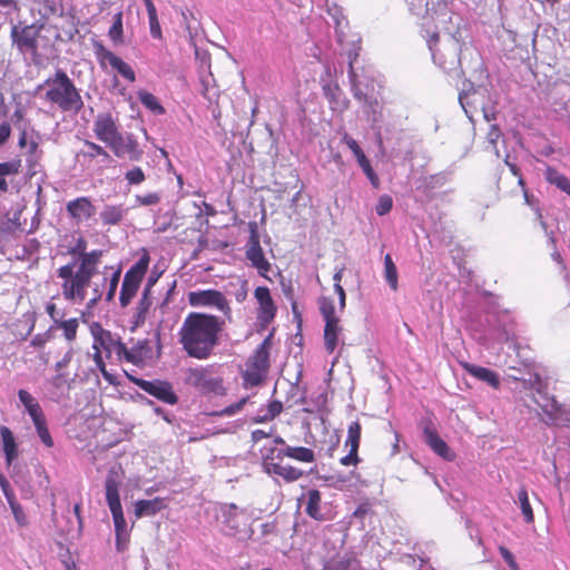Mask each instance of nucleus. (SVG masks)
Returning a JSON list of instances; mask_svg holds the SVG:
<instances>
[{"mask_svg":"<svg viewBox=\"0 0 570 570\" xmlns=\"http://www.w3.org/2000/svg\"><path fill=\"white\" fill-rule=\"evenodd\" d=\"M66 254L71 257V261L57 269V276L62 279L61 293L63 298L76 304H82L87 298L88 289L92 287L91 302L100 301L107 278H102V284L94 283V278L101 274L100 265L104 250L92 249L88 252L87 239L79 236L75 239L73 245L67 248Z\"/></svg>","mask_w":570,"mask_h":570,"instance_id":"nucleus-1","label":"nucleus"},{"mask_svg":"<svg viewBox=\"0 0 570 570\" xmlns=\"http://www.w3.org/2000/svg\"><path fill=\"white\" fill-rule=\"evenodd\" d=\"M225 321L216 315L190 312L178 332L185 353L196 360H207L218 346Z\"/></svg>","mask_w":570,"mask_h":570,"instance_id":"nucleus-2","label":"nucleus"},{"mask_svg":"<svg viewBox=\"0 0 570 570\" xmlns=\"http://www.w3.org/2000/svg\"><path fill=\"white\" fill-rule=\"evenodd\" d=\"M39 89H45L43 99L61 112L77 115L83 108L82 97L69 76L58 69L47 78Z\"/></svg>","mask_w":570,"mask_h":570,"instance_id":"nucleus-3","label":"nucleus"},{"mask_svg":"<svg viewBox=\"0 0 570 570\" xmlns=\"http://www.w3.org/2000/svg\"><path fill=\"white\" fill-rule=\"evenodd\" d=\"M43 29H46V24L41 20L29 24L19 21L13 24L10 30L12 46H14L20 53L29 55L33 62H38L40 60V41L45 40L41 36Z\"/></svg>","mask_w":570,"mask_h":570,"instance_id":"nucleus-4","label":"nucleus"},{"mask_svg":"<svg viewBox=\"0 0 570 570\" xmlns=\"http://www.w3.org/2000/svg\"><path fill=\"white\" fill-rule=\"evenodd\" d=\"M122 476L124 472L120 468H111L109 469L105 481L106 501L112 514L117 537L124 535L125 532H127V523L119 497V487L121 484Z\"/></svg>","mask_w":570,"mask_h":570,"instance_id":"nucleus-5","label":"nucleus"},{"mask_svg":"<svg viewBox=\"0 0 570 570\" xmlns=\"http://www.w3.org/2000/svg\"><path fill=\"white\" fill-rule=\"evenodd\" d=\"M269 337H266L246 362V368L242 373L245 389L258 386L266 379L269 370Z\"/></svg>","mask_w":570,"mask_h":570,"instance_id":"nucleus-6","label":"nucleus"},{"mask_svg":"<svg viewBox=\"0 0 570 570\" xmlns=\"http://www.w3.org/2000/svg\"><path fill=\"white\" fill-rule=\"evenodd\" d=\"M318 308L324 318V347L328 354H332L338 346V337L343 331L340 317L336 314L334 299L322 296L318 299Z\"/></svg>","mask_w":570,"mask_h":570,"instance_id":"nucleus-7","label":"nucleus"},{"mask_svg":"<svg viewBox=\"0 0 570 570\" xmlns=\"http://www.w3.org/2000/svg\"><path fill=\"white\" fill-rule=\"evenodd\" d=\"M285 454L281 449L272 448L263 458V468L272 476L282 479L286 483H293L304 476V471L285 462Z\"/></svg>","mask_w":570,"mask_h":570,"instance_id":"nucleus-8","label":"nucleus"},{"mask_svg":"<svg viewBox=\"0 0 570 570\" xmlns=\"http://www.w3.org/2000/svg\"><path fill=\"white\" fill-rule=\"evenodd\" d=\"M149 255L147 252L126 272L120 288L119 302L126 307L136 296L140 284L148 271Z\"/></svg>","mask_w":570,"mask_h":570,"instance_id":"nucleus-9","label":"nucleus"},{"mask_svg":"<svg viewBox=\"0 0 570 570\" xmlns=\"http://www.w3.org/2000/svg\"><path fill=\"white\" fill-rule=\"evenodd\" d=\"M92 47L95 57L102 70L110 66L111 69L117 71L125 80L129 82L136 81V73L131 66L111 50L107 49L101 41L95 40Z\"/></svg>","mask_w":570,"mask_h":570,"instance_id":"nucleus-10","label":"nucleus"},{"mask_svg":"<svg viewBox=\"0 0 570 570\" xmlns=\"http://www.w3.org/2000/svg\"><path fill=\"white\" fill-rule=\"evenodd\" d=\"M186 383L205 395L223 396L226 394L224 380L209 376L203 367L189 368L186 372Z\"/></svg>","mask_w":570,"mask_h":570,"instance_id":"nucleus-11","label":"nucleus"},{"mask_svg":"<svg viewBox=\"0 0 570 570\" xmlns=\"http://www.w3.org/2000/svg\"><path fill=\"white\" fill-rule=\"evenodd\" d=\"M94 335V350L98 347L106 353L107 358L116 356L118 362H124L127 345L121 341L120 336L102 328L100 325H96L92 330Z\"/></svg>","mask_w":570,"mask_h":570,"instance_id":"nucleus-12","label":"nucleus"},{"mask_svg":"<svg viewBox=\"0 0 570 570\" xmlns=\"http://www.w3.org/2000/svg\"><path fill=\"white\" fill-rule=\"evenodd\" d=\"M137 387L154 396L158 401L175 405L178 403V395L176 394L173 384L166 380H145L136 376H128Z\"/></svg>","mask_w":570,"mask_h":570,"instance_id":"nucleus-13","label":"nucleus"},{"mask_svg":"<svg viewBox=\"0 0 570 570\" xmlns=\"http://www.w3.org/2000/svg\"><path fill=\"white\" fill-rule=\"evenodd\" d=\"M188 303L193 307H214L229 317L232 308L226 296L217 289H202L189 292Z\"/></svg>","mask_w":570,"mask_h":570,"instance_id":"nucleus-14","label":"nucleus"},{"mask_svg":"<svg viewBox=\"0 0 570 570\" xmlns=\"http://www.w3.org/2000/svg\"><path fill=\"white\" fill-rule=\"evenodd\" d=\"M156 351H154L153 342L148 338L138 341L132 347L126 348L124 362L141 366L147 362L160 356V332L155 333Z\"/></svg>","mask_w":570,"mask_h":570,"instance_id":"nucleus-15","label":"nucleus"},{"mask_svg":"<svg viewBox=\"0 0 570 570\" xmlns=\"http://www.w3.org/2000/svg\"><path fill=\"white\" fill-rule=\"evenodd\" d=\"M542 421L548 426H562L570 423V411L560 404L554 396H544L543 403H538Z\"/></svg>","mask_w":570,"mask_h":570,"instance_id":"nucleus-16","label":"nucleus"},{"mask_svg":"<svg viewBox=\"0 0 570 570\" xmlns=\"http://www.w3.org/2000/svg\"><path fill=\"white\" fill-rule=\"evenodd\" d=\"M94 132L98 140L109 146L121 132L110 112L99 114L94 121Z\"/></svg>","mask_w":570,"mask_h":570,"instance_id":"nucleus-17","label":"nucleus"},{"mask_svg":"<svg viewBox=\"0 0 570 570\" xmlns=\"http://www.w3.org/2000/svg\"><path fill=\"white\" fill-rule=\"evenodd\" d=\"M111 151L118 158H128L129 160L137 161L142 157V149L132 134L124 136L122 134L115 139L109 146Z\"/></svg>","mask_w":570,"mask_h":570,"instance_id":"nucleus-18","label":"nucleus"},{"mask_svg":"<svg viewBox=\"0 0 570 570\" xmlns=\"http://www.w3.org/2000/svg\"><path fill=\"white\" fill-rule=\"evenodd\" d=\"M254 296L257 299V320L261 325H269L276 316L277 307L273 301L269 288L266 286H258L254 291Z\"/></svg>","mask_w":570,"mask_h":570,"instance_id":"nucleus-19","label":"nucleus"},{"mask_svg":"<svg viewBox=\"0 0 570 570\" xmlns=\"http://www.w3.org/2000/svg\"><path fill=\"white\" fill-rule=\"evenodd\" d=\"M245 256L250 262V265L257 269L258 274L262 277L267 278V273L271 271V264L265 257L259 238L255 230H253L247 243Z\"/></svg>","mask_w":570,"mask_h":570,"instance_id":"nucleus-20","label":"nucleus"},{"mask_svg":"<svg viewBox=\"0 0 570 570\" xmlns=\"http://www.w3.org/2000/svg\"><path fill=\"white\" fill-rule=\"evenodd\" d=\"M362 426L358 421L352 422L347 429V436L345 445L350 446L348 454L340 459V463L343 466L357 465L361 461L358 456V449L361 443Z\"/></svg>","mask_w":570,"mask_h":570,"instance_id":"nucleus-21","label":"nucleus"},{"mask_svg":"<svg viewBox=\"0 0 570 570\" xmlns=\"http://www.w3.org/2000/svg\"><path fill=\"white\" fill-rule=\"evenodd\" d=\"M66 210L76 224L89 220L96 215L97 208L87 196L77 197L66 205Z\"/></svg>","mask_w":570,"mask_h":570,"instance_id":"nucleus-22","label":"nucleus"},{"mask_svg":"<svg viewBox=\"0 0 570 570\" xmlns=\"http://www.w3.org/2000/svg\"><path fill=\"white\" fill-rule=\"evenodd\" d=\"M424 441L425 443L441 458L452 461L455 455L450 450L448 444L443 439L440 438L436 430L432 426H425L423 430Z\"/></svg>","mask_w":570,"mask_h":570,"instance_id":"nucleus-23","label":"nucleus"},{"mask_svg":"<svg viewBox=\"0 0 570 570\" xmlns=\"http://www.w3.org/2000/svg\"><path fill=\"white\" fill-rule=\"evenodd\" d=\"M463 370L471 376L478 379L490 385L491 387L498 390L500 387V377L497 372L491 368L479 366L472 363H462Z\"/></svg>","mask_w":570,"mask_h":570,"instance_id":"nucleus-24","label":"nucleus"},{"mask_svg":"<svg viewBox=\"0 0 570 570\" xmlns=\"http://www.w3.org/2000/svg\"><path fill=\"white\" fill-rule=\"evenodd\" d=\"M0 488L2 489L8 502L10 504L11 511L14 515L16 521L20 527L27 525V515L22 509V507L14 500V495L10 489L9 481L6 476L0 472Z\"/></svg>","mask_w":570,"mask_h":570,"instance_id":"nucleus-25","label":"nucleus"},{"mask_svg":"<svg viewBox=\"0 0 570 570\" xmlns=\"http://www.w3.org/2000/svg\"><path fill=\"white\" fill-rule=\"evenodd\" d=\"M166 508L165 500L163 498H154L151 500H138L135 503V515L137 519L142 517H151L160 512Z\"/></svg>","mask_w":570,"mask_h":570,"instance_id":"nucleus-26","label":"nucleus"},{"mask_svg":"<svg viewBox=\"0 0 570 570\" xmlns=\"http://www.w3.org/2000/svg\"><path fill=\"white\" fill-rule=\"evenodd\" d=\"M305 513L316 521H324L326 519L322 512V494L317 489L307 491Z\"/></svg>","mask_w":570,"mask_h":570,"instance_id":"nucleus-27","label":"nucleus"},{"mask_svg":"<svg viewBox=\"0 0 570 570\" xmlns=\"http://www.w3.org/2000/svg\"><path fill=\"white\" fill-rule=\"evenodd\" d=\"M323 94L331 104L332 110H345L348 101L343 97V91L338 83H327L323 86Z\"/></svg>","mask_w":570,"mask_h":570,"instance_id":"nucleus-28","label":"nucleus"},{"mask_svg":"<svg viewBox=\"0 0 570 570\" xmlns=\"http://www.w3.org/2000/svg\"><path fill=\"white\" fill-rule=\"evenodd\" d=\"M0 436L2 442V451L6 456V462L8 465H11L13 460L18 456V448L14 435L8 426L2 425L0 428Z\"/></svg>","mask_w":570,"mask_h":570,"instance_id":"nucleus-29","label":"nucleus"},{"mask_svg":"<svg viewBox=\"0 0 570 570\" xmlns=\"http://www.w3.org/2000/svg\"><path fill=\"white\" fill-rule=\"evenodd\" d=\"M282 454H285L288 459L295 460L301 463H314L316 460L315 453L312 449L305 446H292L285 445L281 448Z\"/></svg>","mask_w":570,"mask_h":570,"instance_id":"nucleus-30","label":"nucleus"},{"mask_svg":"<svg viewBox=\"0 0 570 570\" xmlns=\"http://www.w3.org/2000/svg\"><path fill=\"white\" fill-rule=\"evenodd\" d=\"M22 161L20 158L10 161L0 163V191L7 193L9 189L6 176H16L21 171Z\"/></svg>","mask_w":570,"mask_h":570,"instance_id":"nucleus-31","label":"nucleus"},{"mask_svg":"<svg viewBox=\"0 0 570 570\" xmlns=\"http://www.w3.org/2000/svg\"><path fill=\"white\" fill-rule=\"evenodd\" d=\"M546 180L570 196V179L554 167L548 166L544 170Z\"/></svg>","mask_w":570,"mask_h":570,"instance_id":"nucleus-32","label":"nucleus"},{"mask_svg":"<svg viewBox=\"0 0 570 570\" xmlns=\"http://www.w3.org/2000/svg\"><path fill=\"white\" fill-rule=\"evenodd\" d=\"M18 396L32 420L43 415L40 404L28 391L19 390Z\"/></svg>","mask_w":570,"mask_h":570,"instance_id":"nucleus-33","label":"nucleus"},{"mask_svg":"<svg viewBox=\"0 0 570 570\" xmlns=\"http://www.w3.org/2000/svg\"><path fill=\"white\" fill-rule=\"evenodd\" d=\"M125 210L122 205H107L100 213L104 225H117L121 222Z\"/></svg>","mask_w":570,"mask_h":570,"instance_id":"nucleus-34","label":"nucleus"},{"mask_svg":"<svg viewBox=\"0 0 570 570\" xmlns=\"http://www.w3.org/2000/svg\"><path fill=\"white\" fill-rule=\"evenodd\" d=\"M518 504L521 509L522 517L525 523L534 522V512L530 503L529 493L525 487H521L518 491Z\"/></svg>","mask_w":570,"mask_h":570,"instance_id":"nucleus-35","label":"nucleus"},{"mask_svg":"<svg viewBox=\"0 0 570 570\" xmlns=\"http://www.w3.org/2000/svg\"><path fill=\"white\" fill-rule=\"evenodd\" d=\"M481 95L476 91L460 94L459 99L462 108L470 120H473V115L478 112V102Z\"/></svg>","mask_w":570,"mask_h":570,"instance_id":"nucleus-36","label":"nucleus"},{"mask_svg":"<svg viewBox=\"0 0 570 570\" xmlns=\"http://www.w3.org/2000/svg\"><path fill=\"white\" fill-rule=\"evenodd\" d=\"M138 99L142 106H145L155 115L160 116L166 112L165 108L159 102L158 98L147 90L138 91Z\"/></svg>","mask_w":570,"mask_h":570,"instance_id":"nucleus-37","label":"nucleus"},{"mask_svg":"<svg viewBox=\"0 0 570 570\" xmlns=\"http://www.w3.org/2000/svg\"><path fill=\"white\" fill-rule=\"evenodd\" d=\"M445 184V177L442 174H434L420 179V184L416 187V190L421 191L424 195H429V193L433 189L440 188Z\"/></svg>","mask_w":570,"mask_h":570,"instance_id":"nucleus-38","label":"nucleus"},{"mask_svg":"<svg viewBox=\"0 0 570 570\" xmlns=\"http://www.w3.org/2000/svg\"><path fill=\"white\" fill-rule=\"evenodd\" d=\"M79 327L78 318H69V320H60L56 325H51V330H61L63 337L68 342H72L77 337V332Z\"/></svg>","mask_w":570,"mask_h":570,"instance_id":"nucleus-39","label":"nucleus"},{"mask_svg":"<svg viewBox=\"0 0 570 570\" xmlns=\"http://www.w3.org/2000/svg\"><path fill=\"white\" fill-rule=\"evenodd\" d=\"M384 277L390 285L392 291H397L399 288V275L397 268L392 259L390 254L384 256Z\"/></svg>","mask_w":570,"mask_h":570,"instance_id":"nucleus-40","label":"nucleus"},{"mask_svg":"<svg viewBox=\"0 0 570 570\" xmlns=\"http://www.w3.org/2000/svg\"><path fill=\"white\" fill-rule=\"evenodd\" d=\"M151 306V299L149 297V288H145L135 313V325H142L146 321V315Z\"/></svg>","mask_w":570,"mask_h":570,"instance_id":"nucleus-41","label":"nucleus"},{"mask_svg":"<svg viewBox=\"0 0 570 570\" xmlns=\"http://www.w3.org/2000/svg\"><path fill=\"white\" fill-rule=\"evenodd\" d=\"M360 51H361V39L360 38L351 41V46L348 48H346V55L348 57V76H350L352 83H354L356 80L354 63L358 59Z\"/></svg>","mask_w":570,"mask_h":570,"instance_id":"nucleus-42","label":"nucleus"},{"mask_svg":"<svg viewBox=\"0 0 570 570\" xmlns=\"http://www.w3.org/2000/svg\"><path fill=\"white\" fill-rule=\"evenodd\" d=\"M110 40L115 45L124 43L122 12L119 11L114 16L112 24L108 31Z\"/></svg>","mask_w":570,"mask_h":570,"instance_id":"nucleus-43","label":"nucleus"},{"mask_svg":"<svg viewBox=\"0 0 570 570\" xmlns=\"http://www.w3.org/2000/svg\"><path fill=\"white\" fill-rule=\"evenodd\" d=\"M32 422L35 424L36 431H37L38 436L40 438L41 442L47 448H52L53 446V440H52V438L50 435V432L48 430L45 414L39 416V417H37V419H33Z\"/></svg>","mask_w":570,"mask_h":570,"instance_id":"nucleus-44","label":"nucleus"},{"mask_svg":"<svg viewBox=\"0 0 570 570\" xmlns=\"http://www.w3.org/2000/svg\"><path fill=\"white\" fill-rule=\"evenodd\" d=\"M283 411V404L281 401L274 400L271 401L267 405V411L264 415L254 419L255 423H264L271 420H274Z\"/></svg>","mask_w":570,"mask_h":570,"instance_id":"nucleus-45","label":"nucleus"},{"mask_svg":"<svg viewBox=\"0 0 570 570\" xmlns=\"http://www.w3.org/2000/svg\"><path fill=\"white\" fill-rule=\"evenodd\" d=\"M86 150H82L81 154L83 157L94 159L98 156H102L104 158L108 159L109 154L98 144L85 140Z\"/></svg>","mask_w":570,"mask_h":570,"instance_id":"nucleus-46","label":"nucleus"},{"mask_svg":"<svg viewBox=\"0 0 570 570\" xmlns=\"http://www.w3.org/2000/svg\"><path fill=\"white\" fill-rule=\"evenodd\" d=\"M393 207V199L390 195H381L375 206V212L379 216H384L391 212Z\"/></svg>","mask_w":570,"mask_h":570,"instance_id":"nucleus-47","label":"nucleus"},{"mask_svg":"<svg viewBox=\"0 0 570 570\" xmlns=\"http://www.w3.org/2000/svg\"><path fill=\"white\" fill-rule=\"evenodd\" d=\"M248 401V396H245L243 399H240L238 402L229 405V406H226L225 409H223L222 411L219 412H216L214 413L215 415H218V416H230V415H234L236 413H238L239 411L243 410V407L245 406V404L247 403Z\"/></svg>","mask_w":570,"mask_h":570,"instance_id":"nucleus-48","label":"nucleus"},{"mask_svg":"<svg viewBox=\"0 0 570 570\" xmlns=\"http://www.w3.org/2000/svg\"><path fill=\"white\" fill-rule=\"evenodd\" d=\"M502 131L498 125H491L490 129L487 134V140L492 146V149L495 151L497 156H499L498 149V140L501 138Z\"/></svg>","mask_w":570,"mask_h":570,"instance_id":"nucleus-49","label":"nucleus"},{"mask_svg":"<svg viewBox=\"0 0 570 570\" xmlns=\"http://www.w3.org/2000/svg\"><path fill=\"white\" fill-rule=\"evenodd\" d=\"M120 274H121V271L118 268L117 271H115L112 273V275L109 279L108 289L106 292V299L108 302L112 301L116 295V291H117L119 279H120Z\"/></svg>","mask_w":570,"mask_h":570,"instance_id":"nucleus-50","label":"nucleus"},{"mask_svg":"<svg viewBox=\"0 0 570 570\" xmlns=\"http://www.w3.org/2000/svg\"><path fill=\"white\" fill-rule=\"evenodd\" d=\"M125 177L131 185H139L146 179L145 173L140 167H134L132 169L128 170Z\"/></svg>","mask_w":570,"mask_h":570,"instance_id":"nucleus-51","label":"nucleus"},{"mask_svg":"<svg viewBox=\"0 0 570 570\" xmlns=\"http://www.w3.org/2000/svg\"><path fill=\"white\" fill-rule=\"evenodd\" d=\"M135 199L139 206H151L160 202V196L158 193H148L146 195H137Z\"/></svg>","mask_w":570,"mask_h":570,"instance_id":"nucleus-52","label":"nucleus"},{"mask_svg":"<svg viewBox=\"0 0 570 570\" xmlns=\"http://www.w3.org/2000/svg\"><path fill=\"white\" fill-rule=\"evenodd\" d=\"M499 552H500L501 557L503 558V560L508 563V566L510 567L511 570H518V564L515 562V559L508 548L501 546L499 548Z\"/></svg>","mask_w":570,"mask_h":570,"instance_id":"nucleus-53","label":"nucleus"},{"mask_svg":"<svg viewBox=\"0 0 570 570\" xmlns=\"http://www.w3.org/2000/svg\"><path fill=\"white\" fill-rule=\"evenodd\" d=\"M94 361H95L97 367L99 368V371L101 372V374L106 379H109V374H108V372L106 370V364H105L104 358H102V351L99 347H98V350H95Z\"/></svg>","mask_w":570,"mask_h":570,"instance_id":"nucleus-54","label":"nucleus"},{"mask_svg":"<svg viewBox=\"0 0 570 570\" xmlns=\"http://www.w3.org/2000/svg\"><path fill=\"white\" fill-rule=\"evenodd\" d=\"M148 20H149V29H150L151 37L155 39H161L163 32H161V27H160L158 17L150 18Z\"/></svg>","mask_w":570,"mask_h":570,"instance_id":"nucleus-55","label":"nucleus"},{"mask_svg":"<svg viewBox=\"0 0 570 570\" xmlns=\"http://www.w3.org/2000/svg\"><path fill=\"white\" fill-rule=\"evenodd\" d=\"M11 136V126L8 121L0 124V147L4 145Z\"/></svg>","mask_w":570,"mask_h":570,"instance_id":"nucleus-56","label":"nucleus"},{"mask_svg":"<svg viewBox=\"0 0 570 570\" xmlns=\"http://www.w3.org/2000/svg\"><path fill=\"white\" fill-rule=\"evenodd\" d=\"M48 340H49L48 333H40V334L35 335L31 338L30 344L36 348H42L46 345V343L48 342Z\"/></svg>","mask_w":570,"mask_h":570,"instance_id":"nucleus-57","label":"nucleus"},{"mask_svg":"<svg viewBox=\"0 0 570 570\" xmlns=\"http://www.w3.org/2000/svg\"><path fill=\"white\" fill-rule=\"evenodd\" d=\"M480 110H481V112L483 115L484 120H487L488 122L493 121V120L497 119V114L498 112H497V110H495V108L493 106L485 107L482 104L481 107H480Z\"/></svg>","mask_w":570,"mask_h":570,"instance_id":"nucleus-58","label":"nucleus"},{"mask_svg":"<svg viewBox=\"0 0 570 570\" xmlns=\"http://www.w3.org/2000/svg\"><path fill=\"white\" fill-rule=\"evenodd\" d=\"M334 291L338 295L340 312H343L345 306H346V294H345V291H344V288H343V286L341 284H334Z\"/></svg>","mask_w":570,"mask_h":570,"instance_id":"nucleus-59","label":"nucleus"},{"mask_svg":"<svg viewBox=\"0 0 570 570\" xmlns=\"http://www.w3.org/2000/svg\"><path fill=\"white\" fill-rule=\"evenodd\" d=\"M46 312L49 315V317L52 320V322H53L52 325H56L60 321L59 312H58L55 303H52V302L47 303Z\"/></svg>","mask_w":570,"mask_h":570,"instance_id":"nucleus-60","label":"nucleus"},{"mask_svg":"<svg viewBox=\"0 0 570 570\" xmlns=\"http://www.w3.org/2000/svg\"><path fill=\"white\" fill-rule=\"evenodd\" d=\"M365 174V176L368 178V180L371 181V185L375 188V189H379L380 186H381V180L379 178V176L376 175V173L374 171L373 167L363 171Z\"/></svg>","mask_w":570,"mask_h":570,"instance_id":"nucleus-61","label":"nucleus"},{"mask_svg":"<svg viewBox=\"0 0 570 570\" xmlns=\"http://www.w3.org/2000/svg\"><path fill=\"white\" fill-rule=\"evenodd\" d=\"M343 142L350 148V150L353 154L358 151V149H361V147L357 144V141L354 138H352L351 136H348L347 134L344 135Z\"/></svg>","mask_w":570,"mask_h":570,"instance_id":"nucleus-62","label":"nucleus"},{"mask_svg":"<svg viewBox=\"0 0 570 570\" xmlns=\"http://www.w3.org/2000/svg\"><path fill=\"white\" fill-rule=\"evenodd\" d=\"M26 148H27L26 155L29 158H33L39 150V144L35 139H30Z\"/></svg>","mask_w":570,"mask_h":570,"instance_id":"nucleus-63","label":"nucleus"},{"mask_svg":"<svg viewBox=\"0 0 570 570\" xmlns=\"http://www.w3.org/2000/svg\"><path fill=\"white\" fill-rule=\"evenodd\" d=\"M128 542L129 534L127 532H125V534L120 537L116 535V548L118 551H124L127 548Z\"/></svg>","mask_w":570,"mask_h":570,"instance_id":"nucleus-64","label":"nucleus"}]
</instances>
